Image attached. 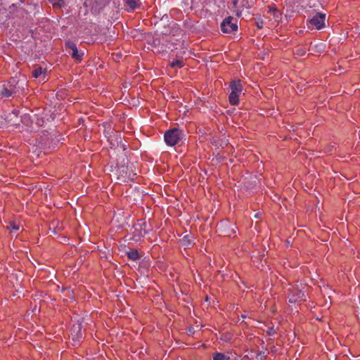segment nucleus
I'll use <instances>...</instances> for the list:
<instances>
[{"instance_id": "3", "label": "nucleus", "mask_w": 360, "mask_h": 360, "mask_svg": "<svg viewBox=\"0 0 360 360\" xmlns=\"http://www.w3.org/2000/svg\"><path fill=\"white\" fill-rule=\"evenodd\" d=\"M288 297L289 302L297 303L306 300L304 292L298 287L292 286L288 290Z\"/></svg>"}, {"instance_id": "12", "label": "nucleus", "mask_w": 360, "mask_h": 360, "mask_svg": "<svg viewBox=\"0 0 360 360\" xmlns=\"http://www.w3.org/2000/svg\"><path fill=\"white\" fill-rule=\"evenodd\" d=\"M127 256L130 259L136 261L140 259L141 256L136 250H131L127 252Z\"/></svg>"}, {"instance_id": "19", "label": "nucleus", "mask_w": 360, "mask_h": 360, "mask_svg": "<svg viewBox=\"0 0 360 360\" xmlns=\"http://www.w3.org/2000/svg\"><path fill=\"white\" fill-rule=\"evenodd\" d=\"M267 333L269 335H274L276 333V330L273 327L269 328L268 330H267Z\"/></svg>"}, {"instance_id": "21", "label": "nucleus", "mask_w": 360, "mask_h": 360, "mask_svg": "<svg viewBox=\"0 0 360 360\" xmlns=\"http://www.w3.org/2000/svg\"><path fill=\"white\" fill-rule=\"evenodd\" d=\"M300 53L301 55H303V54H304V51H302H302H300Z\"/></svg>"}, {"instance_id": "9", "label": "nucleus", "mask_w": 360, "mask_h": 360, "mask_svg": "<svg viewBox=\"0 0 360 360\" xmlns=\"http://www.w3.org/2000/svg\"><path fill=\"white\" fill-rule=\"evenodd\" d=\"M69 53L75 60L77 61H80L84 55V53L82 51H79L77 47L72 51L69 52Z\"/></svg>"}, {"instance_id": "1", "label": "nucleus", "mask_w": 360, "mask_h": 360, "mask_svg": "<svg viewBox=\"0 0 360 360\" xmlns=\"http://www.w3.org/2000/svg\"><path fill=\"white\" fill-rule=\"evenodd\" d=\"M231 93L229 94V102L233 105L239 103V97L243 91V84L240 80H233L230 84Z\"/></svg>"}, {"instance_id": "4", "label": "nucleus", "mask_w": 360, "mask_h": 360, "mask_svg": "<svg viewBox=\"0 0 360 360\" xmlns=\"http://www.w3.org/2000/svg\"><path fill=\"white\" fill-rule=\"evenodd\" d=\"M221 29L224 33H232L237 31V22L233 17L226 18L221 24Z\"/></svg>"}, {"instance_id": "6", "label": "nucleus", "mask_w": 360, "mask_h": 360, "mask_svg": "<svg viewBox=\"0 0 360 360\" xmlns=\"http://www.w3.org/2000/svg\"><path fill=\"white\" fill-rule=\"evenodd\" d=\"M70 335L74 342L73 345H76L79 340L82 338V328L80 324L74 325L70 330Z\"/></svg>"}, {"instance_id": "15", "label": "nucleus", "mask_w": 360, "mask_h": 360, "mask_svg": "<svg viewBox=\"0 0 360 360\" xmlns=\"http://www.w3.org/2000/svg\"><path fill=\"white\" fill-rule=\"evenodd\" d=\"M65 47L67 49H69L70 51H72L77 47V46L72 41H67L65 43Z\"/></svg>"}, {"instance_id": "16", "label": "nucleus", "mask_w": 360, "mask_h": 360, "mask_svg": "<svg viewBox=\"0 0 360 360\" xmlns=\"http://www.w3.org/2000/svg\"><path fill=\"white\" fill-rule=\"evenodd\" d=\"M53 6L62 7L64 5V0H51Z\"/></svg>"}, {"instance_id": "5", "label": "nucleus", "mask_w": 360, "mask_h": 360, "mask_svg": "<svg viewBox=\"0 0 360 360\" xmlns=\"http://www.w3.org/2000/svg\"><path fill=\"white\" fill-rule=\"evenodd\" d=\"M326 15L318 13L314 15L309 21V27H314L316 30H321L325 25Z\"/></svg>"}, {"instance_id": "10", "label": "nucleus", "mask_w": 360, "mask_h": 360, "mask_svg": "<svg viewBox=\"0 0 360 360\" xmlns=\"http://www.w3.org/2000/svg\"><path fill=\"white\" fill-rule=\"evenodd\" d=\"M126 4L131 10L139 8L141 5L139 0H127Z\"/></svg>"}, {"instance_id": "18", "label": "nucleus", "mask_w": 360, "mask_h": 360, "mask_svg": "<svg viewBox=\"0 0 360 360\" xmlns=\"http://www.w3.org/2000/svg\"><path fill=\"white\" fill-rule=\"evenodd\" d=\"M269 12L272 11L274 13V16L276 18H279L280 13L276 8H271V7H269Z\"/></svg>"}, {"instance_id": "7", "label": "nucleus", "mask_w": 360, "mask_h": 360, "mask_svg": "<svg viewBox=\"0 0 360 360\" xmlns=\"http://www.w3.org/2000/svg\"><path fill=\"white\" fill-rule=\"evenodd\" d=\"M32 76L36 79H39L40 82H44L46 79V71L41 67H37L32 71Z\"/></svg>"}, {"instance_id": "8", "label": "nucleus", "mask_w": 360, "mask_h": 360, "mask_svg": "<svg viewBox=\"0 0 360 360\" xmlns=\"http://www.w3.org/2000/svg\"><path fill=\"white\" fill-rule=\"evenodd\" d=\"M193 245L192 240L191 238V236L188 235L184 236L181 240H180V245L184 247L185 249L189 248Z\"/></svg>"}, {"instance_id": "17", "label": "nucleus", "mask_w": 360, "mask_h": 360, "mask_svg": "<svg viewBox=\"0 0 360 360\" xmlns=\"http://www.w3.org/2000/svg\"><path fill=\"white\" fill-rule=\"evenodd\" d=\"M8 229H11V231H16L19 230L20 227L18 225L15 224V223H11L10 226H8Z\"/></svg>"}, {"instance_id": "11", "label": "nucleus", "mask_w": 360, "mask_h": 360, "mask_svg": "<svg viewBox=\"0 0 360 360\" xmlns=\"http://www.w3.org/2000/svg\"><path fill=\"white\" fill-rule=\"evenodd\" d=\"M213 360H230V356L224 353L216 352L213 354Z\"/></svg>"}, {"instance_id": "2", "label": "nucleus", "mask_w": 360, "mask_h": 360, "mask_svg": "<svg viewBox=\"0 0 360 360\" xmlns=\"http://www.w3.org/2000/svg\"><path fill=\"white\" fill-rule=\"evenodd\" d=\"M183 132L177 128L166 131L164 135L165 141L169 146H174L177 144L183 139Z\"/></svg>"}, {"instance_id": "20", "label": "nucleus", "mask_w": 360, "mask_h": 360, "mask_svg": "<svg viewBox=\"0 0 360 360\" xmlns=\"http://www.w3.org/2000/svg\"><path fill=\"white\" fill-rule=\"evenodd\" d=\"M300 53L301 55H303V54H304V51H302H302H300Z\"/></svg>"}, {"instance_id": "13", "label": "nucleus", "mask_w": 360, "mask_h": 360, "mask_svg": "<svg viewBox=\"0 0 360 360\" xmlns=\"http://www.w3.org/2000/svg\"><path fill=\"white\" fill-rule=\"evenodd\" d=\"M15 94H16V91L9 90L7 88H4L0 91V95L2 96L3 97H11Z\"/></svg>"}, {"instance_id": "14", "label": "nucleus", "mask_w": 360, "mask_h": 360, "mask_svg": "<svg viewBox=\"0 0 360 360\" xmlns=\"http://www.w3.org/2000/svg\"><path fill=\"white\" fill-rule=\"evenodd\" d=\"M184 61L181 60H174L170 63V66L173 68H181L184 66Z\"/></svg>"}]
</instances>
